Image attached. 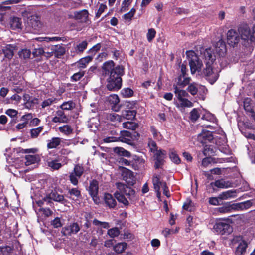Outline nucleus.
<instances>
[{"instance_id":"nucleus-1","label":"nucleus","mask_w":255,"mask_h":255,"mask_svg":"<svg viewBox=\"0 0 255 255\" xmlns=\"http://www.w3.org/2000/svg\"><path fill=\"white\" fill-rule=\"evenodd\" d=\"M103 74L108 76L107 79V89L110 91H117L122 86V78L121 77L123 73V68L117 66L115 67L113 61H108L105 62L102 66Z\"/></svg>"},{"instance_id":"nucleus-2","label":"nucleus","mask_w":255,"mask_h":255,"mask_svg":"<svg viewBox=\"0 0 255 255\" xmlns=\"http://www.w3.org/2000/svg\"><path fill=\"white\" fill-rule=\"evenodd\" d=\"M191 80L190 77H186L184 75H180L177 78L176 84L173 85L174 92L178 100V103L176 104V107L181 110L193 106V103L186 98L189 96L188 92L178 87L180 86L181 88H184L190 84Z\"/></svg>"},{"instance_id":"nucleus-3","label":"nucleus","mask_w":255,"mask_h":255,"mask_svg":"<svg viewBox=\"0 0 255 255\" xmlns=\"http://www.w3.org/2000/svg\"><path fill=\"white\" fill-rule=\"evenodd\" d=\"M202 58L204 59L206 68L204 69L203 74L206 79L211 84H214L219 77L218 71L213 69L212 65L215 60V57L212 53L211 48L206 49L201 53Z\"/></svg>"},{"instance_id":"nucleus-4","label":"nucleus","mask_w":255,"mask_h":255,"mask_svg":"<svg viewBox=\"0 0 255 255\" xmlns=\"http://www.w3.org/2000/svg\"><path fill=\"white\" fill-rule=\"evenodd\" d=\"M238 31L244 44L255 43V23L251 28L246 24H241L239 26Z\"/></svg>"},{"instance_id":"nucleus-5","label":"nucleus","mask_w":255,"mask_h":255,"mask_svg":"<svg viewBox=\"0 0 255 255\" xmlns=\"http://www.w3.org/2000/svg\"><path fill=\"white\" fill-rule=\"evenodd\" d=\"M186 54L189 59V65L191 73L193 74L196 71H200L203 66V63L195 52L193 51H187Z\"/></svg>"},{"instance_id":"nucleus-6","label":"nucleus","mask_w":255,"mask_h":255,"mask_svg":"<svg viewBox=\"0 0 255 255\" xmlns=\"http://www.w3.org/2000/svg\"><path fill=\"white\" fill-rule=\"evenodd\" d=\"M105 143L111 142L122 141L126 143L129 144L131 141V134L129 131L127 130L121 131L120 135L118 137H107L103 139Z\"/></svg>"},{"instance_id":"nucleus-7","label":"nucleus","mask_w":255,"mask_h":255,"mask_svg":"<svg viewBox=\"0 0 255 255\" xmlns=\"http://www.w3.org/2000/svg\"><path fill=\"white\" fill-rule=\"evenodd\" d=\"M80 225L76 222L67 224L61 229V233L65 236H71L77 234L80 230Z\"/></svg>"},{"instance_id":"nucleus-8","label":"nucleus","mask_w":255,"mask_h":255,"mask_svg":"<svg viewBox=\"0 0 255 255\" xmlns=\"http://www.w3.org/2000/svg\"><path fill=\"white\" fill-rule=\"evenodd\" d=\"M84 168L82 165L76 164L75 165L73 170L70 173L69 180L71 184L76 186L78 184V180L84 173Z\"/></svg>"},{"instance_id":"nucleus-9","label":"nucleus","mask_w":255,"mask_h":255,"mask_svg":"<svg viewBox=\"0 0 255 255\" xmlns=\"http://www.w3.org/2000/svg\"><path fill=\"white\" fill-rule=\"evenodd\" d=\"M116 186L118 191L122 193L124 195L127 196L129 200H133L135 199V192L131 187L120 182L116 184Z\"/></svg>"},{"instance_id":"nucleus-10","label":"nucleus","mask_w":255,"mask_h":255,"mask_svg":"<svg viewBox=\"0 0 255 255\" xmlns=\"http://www.w3.org/2000/svg\"><path fill=\"white\" fill-rule=\"evenodd\" d=\"M241 36L234 29H230L227 33V42L231 46L234 47L240 42Z\"/></svg>"},{"instance_id":"nucleus-11","label":"nucleus","mask_w":255,"mask_h":255,"mask_svg":"<svg viewBox=\"0 0 255 255\" xmlns=\"http://www.w3.org/2000/svg\"><path fill=\"white\" fill-rule=\"evenodd\" d=\"M213 229L215 233L221 235L229 234L232 231L231 226L229 224L221 221L217 222L214 225Z\"/></svg>"},{"instance_id":"nucleus-12","label":"nucleus","mask_w":255,"mask_h":255,"mask_svg":"<svg viewBox=\"0 0 255 255\" xmlns=\"http://www.w3.org/2000/svg\"><path fill=\"white\" fill-rule=\"evenodd\" d=\"M38 151V149L36 148H29L26 149H23L21 148H18L14 149L13 153L11 155H8L7 157V159H11V160H14V162H16V160L19 158L18 156L19 153H35Z\"/></svg>"},{"instance_id":"nucleus-13","label":"nucleus","mask_w":255,"mask_h":255,"mask_svg":"<svg viewBox=\"0 0 255 255\" xmlns=\"http://www.w3.org/2000/svg\"><path fill=\"white\" fill-rule=\"evenodd\" d=\"M89 192L94 202L96 204L99 202V199L97 196L98 193V183L96 180H92L89 187Z\"/></svg>"},{"instance_id":"nucleus-14","label":"nucleus","mask_w":255,"mask_h":255,"mask_svg":"<svg viewBox=\"0 0 255 255\" xmlns=\"http://www.w3.org/2000/svg\"><path fill=\"white\" fill-rule=\"evenodd\" d=\"M186 91L187 92H188L190 93L192 95L194 96L197 94L198 92H200V91L205 93V91H207V89L205 86L197 83L193 82L188 85Z\"/></svg>"},{"instance_id":"nucleus-15","label":"nucleus","mask_w":255,"mask_h":255,"mask_svg":"<svg viewBox=\"0 0 255 255\" xmlns=\"http://www.w3.org/2000/svg\"><path fill=\"white\" fill-rule=\"evenodd\" d=\"M122 176L123 179L125 180L128 184L129 185H132L134 184L135 182V178L133 176V172L131 171L127 168H124Z\"/></svg>"},{"instance_id":"nucleus-16","label":"nucleus","mask_w":255,"mask_h":255,"mask_svg":"<svg viewBox=\"0 0 255 255\" xmlns=\"http://www.w3.org/2000/svg\"><path fill=\"white\" fill-rule=\"evenodd\" d=\"M252 205L253 201L249 200L243 202L232 204L231 207L233 210L242 211L249 209Z\"/></svg>"},{"instance_id":"nucleus-17","label":"nucleus","mask_w":255,"mask_h":255,"mask_svg":"<svg viewBox=\"0 0 255 255\" xmlns=\"http://www.w3.org/2000/svg\"><path fill=\"white\" fill-rule=\"evenodd\" d=\"M89 13L87 10H82L80 11H77L74 13V18L82 23H88Z\"/></svg>"},{"instance_id":"nucleus-18","label":"nucleus","mask_w":255,"mask_h":255,"mask_svg":"<svg viewBox=\"0 0 255 255\" xmlns=\"http://www.w3.org/2000/svg\"><path fill=\"white\" fill-rule=\"evenodd\" d=\"M166 154V151L164 150H159L156 151L155 154V158L156 159L155 167L156 168H160L161 165L163 164Z\"/></svg>"},{"instance_id":"nucleus-19","label":"nucleus","mask_w":255,"mask_h":255,"mask_svg":"<svg viewBox=\"0 0 255 255\" xmlns=\"http://www.w3.org/2000/svg\"><path fill=\"white\" fill-rule=\"evenodd\" d=\"M226 46L222 40H219L215 45V51L219 56H224L226 53Z\"/></svg>"},{"instance_id":"nucleus-20","label":"nucleus","mask_w":255,"mask_h":255,"mask_svg":"<svg viewBox=\"0 0 255 255\" xmlns=\"http://www.w3.org/2000/svg\"><path fill=\"white\" fill-rule=\"evenodd\" d=\"M237 190H229L220 193L219 198L220 200H230L237 197Z\"/></svg>"},{"instance_id":"nucleus-21","label":"nucleus","mask_w":255,"mask_h":255,"mask_svg":"<svg viewBox=\"0 0 255 255\" xmlns=\"http://www.w3.org/2000/svg\"><path fill=\"white\" fill-rule=\"evenodd\" d=\"M29 24L33 29V32H38L41 30L42 24L37 17H32Z\"/></svg>"},{"instance_id":"nucleus-22","label":"nucleus","mask_w":255,"mask_h":255,"mask_svg":"<svg viewBox=\"0 0 255 255\" xmlns=\"http://www.w3.org/2000/svg\"><path fill=\"white\" fill-rule=\"evenodd\" d=\"M21 161L24 162L26 166H28L37 163L40 161L38 155H27L23 158Z\"/></svg>"},{"instance_id":"nucleus-23","label":"nucleus","mask_w":255,"mask_h":255,"mask_svg":"<svg viewBox=\"0 0 255 255\" xmlns=\"http://www.w3.org/2000/svg\"><path fill=\"white\" fill-rule=\"evenodd\" d=\"M68 120L67 116L62 110L56 111V115L52 118V121L54 123H66Z\"/></svg>"},{"instance_id":"nucleus-24","label":"nucleus","mask_w":255,"mask_h":255,"mask_svg":"<svg viewBox=\"0 0 255 255\" xmlns=\"http://www.w3.org/2000/svg\"><path fill=\"white\" fill-rule=\"evenodd\" d=\"M239 238L240 239L239 242L236 247L235 254L236 255H244L246 251L247 243L244 240H242L240 237H239Z\"/></svg>"},{"instance_id":"nucleus-25","label":"nucleus","mask_w":255,"mask_h":255,"mask_svg":"<svg viewBox=\"0 0 255 255\" xmlns=\"http://www.w3.org/2000/svg\"><path fill=\"white\" fill-rule=\"evenodd\" d=\"M93 56H88L79 60L76 64L79 68L83 69L87 67V65L92 60Z\"/></svg>"},{"instance_id":"nucleus-26","label":"nucleus","mask_w":255,"mask_h":255,"mask_svg":"<svg viewBox=\"0 0 255 255\" xmlns=\"http://www.w3.org/2000/svg\"><path fill=\"white\" fill-rule=\"evenodd\" d=\"M15 48L16 46L14 45L8 44L2 49V51L6 58L11 59L14 55Z\"/></svg>"},{"instance_id":"nucleus-27","label":"nucleus","mask_w":255,"mask_h":255,"mask_svg":"<svg viewBox=\"0 0 255 255\" xmlns=\"http://www.w3.org/2000/svg\"><path fill=\"white\" fill-rule=\"evenodd\" d=\"M104 201L106 204L110 208H114L117 205V202L113 196L109 193L104 195Z\"/></svg>"},{"instance_id":"nucleus-28","label":"nucleus","mask_w":255,"mask_h":255,"mask_svg":"<svg viewBox=\"0 0 255 255\" xmlns=\"http://www.w3.org/2000/svg\"><path fill=\"white\" fill-rule=\"evenodd\" d=\"M210 185L212 187H216L219 188H227L230 187L231 183L229 181H226L224 179H220L212 182Z\"/></svg>"},{"instance_id":"nucleus-29","label":"nucleus","mask_w":255,"mask_h":255,"mask_svg":"<svg viewBox=\"0 0 255 255\" xmlns=\"http://www.w3.org/2000/svg\"><path fill=\"white\" fill-rule=\"evenodd\" d=\"M50 198H51L52 200L56 202H58L61 203H64L66 200L65 199L63 195L58 193L56 191H52L49 193Z\"/></svg>"},{"instance_id":"nucleus-30","label":"nucleus","mask_w":255,"mask_h":255,"mask_svg":"<svg viewBox=\"0 0 255 255\" xmlns=\"http://www.w3.org/2000/svg\"><path fill=\"white\" fill-rule=\"evenodd\" d=\"M114 195L117 200L120 202L122 203L125 206H127L129 205L128 200L125 197L122 193L118 190L115 192Z\"/></svg>"},{"instance_id":"nucleus-31","label":"nucleus","mask_w":255,"mask_h":255,"mask_svg":"<svg viewBox=\"0 0 255 255\" xmlns=\"http://www.w3.org/2000/svg\"><path fill=\"white\" fill-rule=\"evenodd\" d=\"M61 143V139L59 137H53L47 141V147L48 149L55 148L58 147Z\"/></svg>"},{"instance_id":"nucleus-32","label":"nucleus","mask_w":255,"mask_h":255,"mask_svg":"<svg viewBox=\"0 0 255 255\" xmlns=\"http://www.w3.org/2000/svg\"><path fill=\"white\" fill-rule=\"evenodd\" d=\"M198 138L200 139L203 138V141L202 142H204L205 143H206L207 141L212 142L214 140L212 132L209 131L204 132L200 134L199 135Z\"/></svg>"},{"instance_id":"nucleus-33","label":"nucleus","mask_w":255,"mask_h":255,"mask_svg":"<svg viewBox=\"0 0 255 255\" xmlns=\"http://www.w3.org/2000/svg\"><path fill=\"white\" fill-rule=\"evenodd\" d=\"M136 114L135 110H126L123 112L122 115L123 118H125L127 120H132L134 119Z\"/></svg>"},{"instance_id":"nucleus-34","label":"nucleus","mask_w":255,"mask_h":255,"mask_svg":"<svg viewBox=\"0 0 255 255\" xmlns=\"http://www.w3.org/2000/svg\"><path fill=\"white\" fill-rule=\"evenodd\" d=\"M59 131L66 135H69L73 133V129L69 125H65L58 128Z\"/></svg>"},{"instance_id":"nucleus-35","label":"nucleus","mask_w":255,"mask_h":255,"mask_svg":"<svg viewBox=\"0 0 255 255\" xmlns=\"http://www.w3.org/2000/svg\"><path fill=\"white\" fill-rule=\"evenodd\" d=\"M169 155L171 161L175 164L180 163L181 160L174 149H170L169 152Z\"/></svg>"},{"instance_id":"nucleus-36","label":"nucleus","mask_w":255,"mask_h":255,"mask_svg":"<svg viewBox=\"0 0 255 255\" xmlns=\"http://www.w3.org/2000/svg\"><path fill=\"white\" fill-rule=\"evenodd\" d=\"M54 55L57 58H60L65 53V49L64 47L60 45H56L53 48Z\"/></svg>"},{"instance_id":"nucleus-37","label":"nucleus","mask_w":255,"mask_h":255,"mask_svg":"<svg viewBox=\"0 0 255 255\" xmlns=\"http://www.w3.org/2000/svg\"><path fill=\"white\" fill-rule=\"evenodd\" d=\"M11 27L13 29H20L21 26V19L17 17H13L10 20Z\"/></svg>"},{"instance_id":"nucleus-38","label":"nucleus","mask_w":255,"mask_h":255,"mask_svg":"<svg viewBox=\"0 0 255 255\" xmlns=\"http://www.w3.org/2000/svg\"><path fill=\"white\" fill-rule=\"evenodd\" d=\"M51 200L52 199L51 198H50V195L49 194L45 197H43L41 200L37 201V204L40 207L45 205L51 206L52 204H53Z\"/></svg>"},{"instance_id":"nucleus-39","label":"nucleus","mask_w":255,"mask_h":255,"mask_svg":"<svg viewBox=\"0 0 255 255\" xmlns=\"http://www.w3.org/2000/svg\"><path fill=\"white\" fill-rule=\"evenodd\" d=\"M163 182H160L159 180V179L157 177H154L153 179V183L154 186V188L157 193V196L158 197H159L160 195V189L161 187V184H162Z\"/></svg>"},{"instance_id":"nucleus-40","label":"nucleus","mask_w":255,"mask_h":255,"mask_svg":"<svg viewBox=\"0 0 255 255\" xmlns=\"http://www.w3.org/2000/svg\"><path fill=\"white\" fill-rule=\"evenodd\" d=\"M75 106V104L72 101L64 102L60 106L62 110H71Z\"/></svg>"},{"instance_id":"nucleus-41","label":"nucleus","mask_w":255,"mask_h":255,"mask_svg":"<svg viewBox=\"0 0 255 255\" xmlns=\"http://www.w3.org/2000/svg\"><path fill=\"white\" fill-rule=\"evenodd\" d=\"M48 166L53 170H58L62 167L61 163L57 160H52L47 162Z\"/></svg>"},{"instance_id":"nucleus-42","label":"nucleus","mask_w":255,"mask_h":255,"mask_svg":"<svg viewBox=\"0 0 255 255\" xmlns=\"http://www.w3.org/2000/svg\"><path fill=\"white\" fill-rule=\"evenodd\" d=\"M127 244L126 243H119L114 247V251L117 253H122L126 248Z\"/></svg>"},{"instance_id":"nucleus-43","label":"nucleus","mask_w":255,"mask_h":255,"mask_svg":"<svg viewBox=\"0 0 255 255\" xmlns=\"http://www.w3.org/2000/svg\"><path fill=\"white\" fill-rule=\"evenodd\" d=\"M115 152L120 156L130 157V153L122 147H116L114 150Z\"/></svg>"},{"instance_id":"nucleus-44","label":"nucleus","mask_w":255,"mask_h":255,"mask_svg":"<svg viewBox=\"0 0 255 255\" xmlns=\"http://www.w3.org/2000/svg\"><path fill=\"white\" fill-rule=\"evenodd\" d=\"M85 75V71H81L74 74L70 78V80L72 82H77L79 81Z\"/></svg>"},{"instance_id":"nucleus-45","label":"nucleus","mask_w":255,"mask_h":255,"mask_svg":"<svg viewBox=\"0 0 255 255\" xmlns=\"http://www.w3.org/2000/svg\"><path fill=\"white\" fill-rule=\"evenodd\" d=\"M107 119L113 122H121L122 121V117L115 113L108 114L107 116Z\"/></svg>"},{"instance_id":"nucleus-46","label":"nucleus","mask_w":255,"mask_h":255,"mask_svg":"<svg viewBox=\"0 0 255 255\" xmlns=\"http://www.w3.org/2000/svg\"><path fill=\"white\" fill-rule=\"evenodd\" d=\"M43 129V127H39L31 129L30 134L31 137L33 138L37 137L39 133L42 131Z\"/></svg>"},{"instance_id":"nucleus-47","label":"nucleus","mask_w":255,"mask_h":255,"mask_svg":"<svg viewBox=\"0 0 255 255\" xmlns=\"http://www.w3.org/2000/svg\"><path fill=\"white\" fill-rule=\"evenodd\" d=\"M55 101L54 98H49L44 100L41 103V106L42 108L45 109L51 105Z\"/></svg>"},{"instance_id":"nucleus-48","label":"nucleus","mask_w":255,"mask_h":255,"mask_svg":"<svg viewBox=\"0 0 255 255\" xmlns=\"http://www.w3.org/2000/svg\"><path fill=\"white\" fill-rule=\"evenodd\" d=\"M93 223L95 226H99L104 229H108L109 227V224L108 222H101L96 219H94Z\"/></svg>"},{"instance_id":"nucleus-49","label":"nucleus","mask_w":255,"mask_h":255,"mask_svg":"<svg viewBox=\"0 0 255 255\" xmlns=\"http://www.w3.org/2000/svg\"><path fill=\"white\" fill-rule=\"evenodd\" d=\"M135 12H136L135 9L134 8H132L129 12L127 13L126 14H125L123 15L124 19L127 21L131 20L132 18L134 15Z\"/></svg>"},{"instance_id":"nucleus-50","label":"nucleus","mask_w":255,"mask_h":255,"mask_svg":"<svg viewBox=\"0 0 255 255\" xmlns=\"http://www.w3.org/2000/svg\"><path fill=\"white\" fill-rule=\"evenodd\" d=\"M123 127L127 129L134 130L136 128V124L131 122H127L123 123Z\"/></svg>"},{"instance_id":"nucleus-51","label":"nucleus","mask_w":255,"mask_h":255,"mask_svg":"<svg viewBox=\"0 0 255 255\" xmlns=\"http://www.w3.org/2000/svg\"><path fill=\"white\" fill-rule=\"evenodd\" d=\"M133 94V91L129 88H124L121 91V94L124 97H130Z\"/></svg>"},{"instance_id":"nucleus-52","label":"nucleus","mask_w":255,"mask_h":255,"mask_svg":"<svg viewBox=\"0 0 255 255\" xmlns=\"http://www.w3.org/2000/svg\"><path fill=\"white\" fill-rule=\"evenodd\" d=\"M200 117L199 113L197 109H193L190 112V119L193 121H196Z\"/></svg>"},{"instance_id":"nucleus-53","label":"nucleus","mask_w":255,"mask_h":255,"mask_svg":"<svg viewBox=\"0 0 255 255\" xmlns=\"http://www.w3.org/2000/svg\"><path fill=\"white\" fill-rule=\"evenodd\" d=\"M11 251V248L9 246L0 247V255H8Z\"/></svg>"},{"instance_id":"nucleus-54","label":"nucleus","mask_w":255,"mask_h":255,"mask_svg":"<svg viewBox=\"0 0 255 255\" xmlns=\"http://www.w3.org/2000/svg\"><path fill=\"white\" fill-rule=\"evenodd\" d=\"M31 55V51L29 49H22L21 51L19 52V55L21 58L27 59L30 57Z\"/></svg>"},{"instance_id":"nucleus-55","label":"nucleus","mask_w":255,"mask_h":255,"mask_svg":"<svg viewBox=\"0 0 255 255\" xmlns=\"http://www.w3.org/2000/svg\"><path fill=\"white\" fill-rule=\"evenodd\" d=\"M109 101L111 104L116 106L119 103V98L117 95L113 94L111 95L109 97Z\"/></svg>"},{"instance_id":"nucleus-56","label":"nucleus","mask_w":255,"mask_h":255,"mask_svg":"<svg viewBox=\"0 0 255 255\" xmlns=\"http://www.w3.org/2000/svg\"><path fill=\"white\" fill-rule=\"evenodd\" d=\"M68 193L71 196H74L76 198H79L81 196L80 191L77 188L69 189L68 190Z\"/></svg>"},{"instance_id":"nucleus-57","label":"nucleus","mask_w":255,"mask_h":255,"mask_svg":"<svg viewBox=\"0 0 255 255\" xmlns=\"http://www.w3.org/2000/svg\"><path fill=\"white\" fill-rule=\"evenodd\" d=\"M120 234L119 230L118 228H113L108 231V234L112 238L118 236Z\"/></svg>"},{"instance_id":"nucleus-58","label":"nucleus","mask_w":255,"mask_h":255,"mask_svg":"<svg viewBox=\"0 0 255 255\" xmlns=\"http://www.w3.org/2000/svg\"><path fill=\"white\" fill-rule=\"evenodd\" d=\"M156 35V31L153 28L149 29L147 33V38L149 42H151Z\"/></svg>"},{"instance_id":"nucleus-59","label":"nucleus","mask_w":255,"mask_h":255,"mask_svg":"<svg viewBox=\"0 0 255 255\" xmlns=\"http://www.w3.org/2000/svg\"><path fill=\"white\" fill-rule=\"evenodd\" d=\"M214 153V149L210 146H205L203 150V154L206 156H211Z\"/></svg>"},{"instance_id":"nucleus-60","label":"nucleus","mask_w":255,"mask_h":255,"mask_svg":"<svg viewBox=\"0 0 255 255\" xmlns=\"http://www.w3.org/2000/svg\"><path fill=\"white\" fill-rule=\"evenodd\" d=\"M87 42L86 41H83L77 45L76 51L82 52L87 48Z\"/></svg>"},{"instance_id":"nucleus-61","label":"nucleus","mask_w":255,"mask_h":255,"mask_svg":"<svg viewBox=\"0 0 255 255\" xmlns=\"http://www.w3.org/2000/svg\"><path fill=\"white\" fill-rule=\"evenodd\" d=\"M148 145L151 152H154L157 151L156 143L151 139H149Z\"/></svg>"},{"instance_id":"nucleus-62","label":"nucleus","mask_w":255,"mask_h":255,"mask_svg":"<svg viewBox=\"0 0 255 255\" xmlns=\"http://www.w3.org/2000/svg\"><path fill=\"white\" fill-rule=\"evenodd\" d=\"M191 200L187 199L183 206V208L186 210L191 211L193 208Z\"/></svg>"},{"instance_id":"nucleus-63","label":"nucleus","mask_w":255,"mask_h":255,"mask_svg":"<svg viewBox=\"0 0 255 255\" xmlns=\"http://www.w3.org/2000/svg\"><path fill=\"white\" fill-rule=\"evenodd\" d=\"M106 8L107 6L105 4L101 3L100 4L98 11L96 13V17L99 18Z\"/></svg>"},{"instance_id":"nucleus-64","label":"nucleus","mask_w":255,"mask_h":255,"mask_svg":"<svg viewBox=\"0 0 255 255\" xmlns=\"http://www.w3.org/2000/svg\"><path fill=\"white\" fill-rule=\"evenodd\" d=\"M51 225L54 228H58L62 226V224L61 222L60 218L59 217L55 218L54 220L51 221Z\"/></svg>"}]
</instances>
